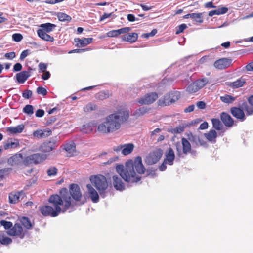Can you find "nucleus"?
I'll return each instance as SVG.
<instances>
[{
    "mask_svg": "<svg viewBox=\"0 0 253 253\" xmlns=\"http://www.w3.org/2000/svg\"><path fill=\"white\" fill-rule=\"evenodd\" d=\"M116 170L121 177L114 175L112 177L113 184L117 190L122 191L125 190V186L121 178L128 183H136L140 181L141 177L140 175L144 173L145 168L143 165L141 157L137 156L134 160L127 161L125 167L122 165H117Z\"/></svg>",
    "mask_w": 253,
    "mask_h": 253,
    "instance_id": "f257e3e1",
    "label": "nucleus"
},
{
    "mask_svg": "<svg viewBox=\"0 0 253 253\" xmlns=\"http://www.w3.org/2000/svg\"><path fill=\"white\" fill-rule=\"evenodd\" d=\"M128 117V111L119 110L107 116L104 121L98 125L97 131L103 134L112 133L119 129L121 124L127 120Z\"/></svg>",
    "mask_w": 253,
    "mask_h": 253,
    "instance_id": "f03ea898",
    "label": "nucleus"
},
{
    "mask_svg": "<svg viewBox=\"0 0 253 253\" xmlns=\"http://www.w3.org/2000/svg\"><path fill=\"white\" fill-rule=\"evenodd\" d=\"M61 198L63 203V212L64 213L70 207L75 205L73 200L79 201L82 197V193L79 185L72 184L70 186L69 191L66 188L63 189L61 192Z\"/></svg>",
    "mask_w": 253,
    "mask_h": 253,
    "instance_id": "7ed1b4c3",
    "label": "nucleus"
},
{
    "mask_svg": "<svg viewBox=\"0 0 253 253\" xmlns=\"http://www.w3.org/2000/svg\"><path fill=\"white\" fill-rule=\"evenodd\" d=\"M48 201L54 206V208L47 205L40 206L39 208L40 211L43 216L55 217L61 212L63 213V203L60 196L57 194L52 195L49 197Z\"/></svg>",
    "mask_w": 253,
    "mask_h": 253,
    "instance_id": "20e7f679",
    "label": "nucleus"
},
{
    "mask_svg": "<svg viewBox=\"0 0 253 253\" xmlns=\"http://www.w3.org/2000/svg\"><path fill=\"white\" fill-rule=\"evenodd\" d=\"M90 180L92 184L99 191L101 197H105V191L108 188V184L106 178L102 175H91Z\"/></svg>",
    "mask_w": 253,
    "mask_h": 253,
    "instance_id": "39448f33",
    "label": "nucleus"
},
{
    "mask_svg": "<svg viewBox=\"0 0 253 253\" xmlns=\"http://www.w3.org/2000/svg\"><path fill=\"white\" fill-rule=\"evenodd\" d=\"M208 82L209 80L206 78L196 80L187 86L186 91L189 93H195L203 87Z\"/></svg>",
    "mask_w": 253,
    "mask_h": 253,
    "instance_id": "423d86ee",
    "label": "nucleus"
},
{
    "mask_svg": "<svg viewBox=\"0 0 253 253\" xmlns=\"http://www.w3.org/2000/svg\"><path fill=\"white\" fill-rule=\"evenodd\" d=\"M182 149H181L179 144L176 145L177 154L179 157H182V154L187 155L191 152V144L189 140L185 138L181 139Z\"/></svg>",
    "mask_w": 253,
    "mask_h": 253,
    "instance_id": "0eeeda50",
    "label": "nucleus"
},
{
    "mask_svg": "<svg viewBox=\"0 0 253 253\" xmlns=\"http://www.w3.org/2000/svg\"><path fill=\"white\" fill-rule=\"evenodd\" d=\"M176 95L174 96V99L170 98L169 93L160 98L157 102L158 105L161 106H169L177 101L180 97V93H175Z\"/></svg>",
    "mask_w": 253,
    "mask_h": 253,
    "instance_id": "6e6552de",
    "label": "nucleus"
},
{
    "mask_svg": "<svg viewBox=\"0 0 253 253\" xmlns=\"http://www.w3.org/2000/svg\"><path fill=\"white\" fill-rule=\"evenodd\" d=\"M162 155L163 152L161 149H156L152 152L150 153L146 157L145 160V163L149 165L154 164L159 161Z\"/></svg>",
    "mask_w": 253,
    "mask_h": 253,
    "instance_id": "1a4fd4ad",
    "label": "nucleus"
},
{
    "mask_svg": "<svg viewBox=\"0 0 253 253\" xmlns=\"http://www.w3.org/2000/svg\"><path fill=\"white\" fill-rule=\"evenodd\" d=\"M7 233L10 236H17L21 239H23L25 235L23 228L19 223H15L10 230L7 231Z\"/></svg>",
    "mask_w": 253,
    "mask_h": 253,
    "instance_id": "9d476101",
    "label": "nucleus"
},
{
    "mask_svg": "<svg viewBox=\"0 0 253 253\" xmlns=\"http://www.w3.org/2000/svg\"><path fill=\"white\" fill-rule=\"evenodd\" d=\"M158 94L156 92H151L145 94L138 101V103L143 104H150L153 103L158 98Z\"/></svg>",
    "mask_w": 253,
    "mask_h": 253,
    "instance_id": "9b49d317",
    "label": "nucleus"
},
{
    "mask_svg": "<svg viewBox=\"0 0 253 253\" xmlns=\"http://www.w3.org/2000/svg\"><path fill=\"white\" fill-rule=\"evenodd\" d=\"M232 60L231 59L223 58L215 61L214 63V66L218 69H225L232 64Z\"/></svg>",
    "mask_w": 253,
    "mask_h": 253,
    "instance_id": "f8f14e48",
    "label": "nucleus"
},
{
    "mask_svg": "<svg viewBox=\"0 0 253 253\" xmlns=\"http://www.w3.org/2000/svg\"><path fill=\"white\" fill-rule=\"evenodd\" d=\"M57 147L56 141L52 140L44 142L40 147L39 150L43 153L51 151Z\"/></svg>",
    "mask_w": 253,
    "mask_h": 253,
    "instance_id": "ddd939ff",
    "label": "nucleus"
},
{
    "mask_svg": "<svg viewBox=\"0 0 253 253\" xmlns=\"http://www.w3.org/2000/svg\"><path fill=\"white\" fill-rule=\"evenodd\" d=\"M25 197V193L23 191H13L9 195V201L11 204H16Z\"/></svg>",
    "mask_w": 253,
    "mask_h": 253,
    "instance_id": "4468645a",
    "label": "nucleus"
},
{
    "mask_svg": "<svg viewBox=\"0 0 253 253\" xmlns=\"http://www.w3.org/2000/svg\"><path fill=\"white\" fill-rule=\"evenodd\" d=\"M230 111L232 115L240 121L243 122L245 120V114L243 109L238 107H233L231 108Z\"/></svg>",
    "mask_w": 253,
    "mask_h": 253,
    "instance_id": "2eb2a0df",
    "label": "nucleus"
},
{
    "mask_svg": "<svg viewBox=\"0 0 253 253\" xmlns=\"http://www.w3.org/2000/svg\"><path fill=\"white\" fill-rule=\"evenodd\" d=\"M86 188L91 201L94 203H97L99 201V197L96 190L90 184H87Z\"/></svg>",
    "mask_w": 253,
    "mask_h": 253,
    "instance_id": "dca6fc26",
    "label": "nucleus"
},
{
    "mask_svg": "<svg viewBox=\"0 0 253 253\" xmlns=\"http://www.w3.org/2000/svg\"><path fill=\"white\" fill-rule=\"evenodd\" d=\"M52 131L50 129H44L43 130L38 129L33 132V135L35 138L40 139L46 138L51 134Z\"/></svg>",
    "mask_w": 253,
    "mask_h": 253,
    "instance_id": "f3484780",
    "label": "nucleus"
},
{
    "mask_svg": "<svg viewBox=\"0 0 253 253\" xmlns=\"http://www.w3.org/2000/svg\"><path fill=\"white\" fill-rule=\"evenodd\" d=\"M175 159V154L173 149L169 148L165 153V158L164 161L169 165H172Z\"/></svg>",
    "mask_w": 253,
    "mask_h": 253,
    "instance_id": "a211bd4d",
    "label": "nucleus"
},
{
    "mask_svg": "<svg viewBox=\"0 0 253 253\" xmlns=\"http://www.w3.org/2000/svg\"><path fill=\"white\" fill-rule=\"evenodd\" d=\"M220 118L222 122L226 126L231 127L233 125V119L228 114L222 112L221 114Z\"/></svg>",
    "mask_w": 253,
    "mask_h": 253,
    "instance_id": "6ab92c4d",
    "label": "nucleus"
},
{
    "mask_svg": "<svg viewBox=\"0 0 253 253\" xmlns=\"http://www.w3.org/2000/svg\"><path fill=\"white\" fill-rule=\"evenodd\" d=\"M30 76V71H23L16 74V78L18 83L23 84Z\"/></svg>",
    "mask_w": 253,
    "mask_h": 253,
    "instance_id": "aec40b11",
    "label": "nucleus"
},
{
    "mask_svg": "<svg viewBox=\"0 0 253 253\" xmlns=\"http://www.w3.org/2000/svg\"><path fill=\"white\" fill-rule=\"evenodd\" d=\"M74 41L76 44V46L78 47H84L87 45L91 43L93 41V38H84L83 39H79V38H75L74 39Z\"/></svg>",
    "mask_w": 253,
    "mask_h": 253,
    "instance_id": "412c9836",
    "label": "nucleus"
},
{
    "mask_svg": "<svg viewBox=\"0 0 253 253\" xmlns=\"http://www.w3.org/2000/svg\"><path fill=\"white\" fill-rule=\"evenodd\" d=\"M33 164L40 163L46 159L47 155L42 153H35L31 155Z\"/></svg>",
    "mask_w": 253,
    "mask_h": 253,
    "instance_id": "4be33fe9",
    "label": "nucleus"
},
{
    "mask_svg": "<svg viewBox=\"0 0 253 253\" xmlns=\"http://www.w3.org/2000/svg\"><path fill=\"white\" fill-rule=\"evenodd\" d=\"M24 125L20 124L15 126H10L7 128V131L10 134H15L21 133L24 129Z\"/></svg>",
    "mask_w": 253,
    "mask_h": 253,
    "instance_id": "5701e85b",
    "label": "nucleus"
},
{
    "mask_svg": "<svg viewBox=\"0 0 253 253\" xmlns=\"http://www.w3.org/2000/svg\"><path fill=\"white\" fill-rule=\"evenodd\" d=\"M138 38V34L136 33H129L123 36V40L130 42H135Z\"/></svg>",
    "mask_w": 253,
    "mask_h": 253,
    "instance_id": "b1692460",
    "label": "nucleus"
},
{
    "mask_svg": "<svg viewBox=\"0 0 253 253\" xmlns=\"http://www.w3.org/2000/svg\"><path fill=\"white\" fill-rule=\"evenodd\" d=\"M40 27L41 29L39 30H42L44 32L49 33L56 27V25L50 23H46L41 24Z\"/></svg>",
    "mask_w": 253,
    "mask_h": 253,
    "instance_id": "393cba45",
    "label": "nucleus"
},
{
    "mask_svg": "<svg viewBox=\"0 0 253 253\" xmlns=\"http://www.w3.org/2000/svg\"><path fill=\"white\" fill-rule=\"evenodd\" d=\"M37 34L38 36L42 39L48 42H53L54 39L53 37L47 34L46 32H44L42 30H38Z\"/></svg>",
    "mask_w": 253,
    "mask_h": 253,
    "instance_id": "a878e982",
    "label": "nucleus"
},
{
    "mask_svg": "<svg viewBox=\"0 0 253 253\" xmlns=\"http://www.w3.org/2000/svg\"><path fill=\"white\" fill-rule=\"evenodd\" d=\"M246 83L244 79L240 78L236 81L229 83L228 85L233 88H238L243 86Z\"/></svg>",
    "mask_w": 253,
    "mask_h": 253,
    "instance_id": "bb28decb",
    "label": "nucleus"
},
{
    "mask_svg": "<svg viewBox=\"0 0 253 253\" xmlns=\"http://www.w3.org/2000/svg\"><path fill=\"white\" fill-rule=\"evenodd\" d=\"M20 224L27 230L31 229L32 228L33 224L28 217H22L20 219Z\"/></svg>",
    "mask_w": 253,
    "mask_h": 253,
    "instance_id": "cd10ccee",
    "label": "nucleus"
},
{
    "mask_svg": "<svg viewBox=\"0 0 253 253\" xmlns=\"http://www.w3.org/2000/svg\"><path fill=\"white\" fill-rule=\"evenodd\" d=\"M122 154L124 155H127L131 153L134 148V145L131 143L123 145Z\"/></svg>",
    "mask_w": 253,
    "mask_h": 253,
    "instance_id": "c85d7f7f",
    "label": "nucleus"
},
{
    "mask_svg": "<svg viewBox=\"0 0 253 253\" xmlns=\"http://www.w3.org/2000/svg\"><path fill=\"white\" fill-rule=\"evenodd\" d=\"M188 140L191 142L193 145L195 144L196 146L201 145L199 137L196 135H193L191 133L188 134Z\"/></svg>",
    "mask_w": 253,
    "mask_h": 253,
    "instance_id": "c756f323",
    "label": "nucleus"
},
{
    "mask_svg": "<svg viewBox=\"0 0 253 253\" xmlns=\"http://www.w3.org/2000/svg\"><path fill=\"white\" fill-rule=\"evenodd\" d=\"M19 145V141L17 140H15L12 142L11 140H8L7 142L4 144V148L5 150H7L10 148H15Z\"/></svg>",
    "mask_w": 253,
    "mask_h": 253,
    "instance_id": "7c9ffc66",
    "label": "nucleus"
},
{
    "mask_svg": "<svg viewBox=\"0 0 253 253\" xmlns=\"http://www.w3.org/2000/svg\"><path fill=\"white\" fill-rule=\"evenodd\" d=\"M57 16L59 20L62 22H69L71 21V20H72V18L70 16L63 12L58 13L57 14Z\"/></svg>",
    "mask_w": 253,
    "mask_h": 253,
    "instance_id": "2f4dec72",
    "label": "nucleus"
},
{
    "mask_svg": "<svg viewBox=\"0 0 253 253\" xmlns=\"http://www.w3.org/2000/svg\"><path fill=\"white\" fill-rule=\"evenodd\" d=\"M213 127L217 130H220L223 127V125L218 119H211Z\"/></svg>",
    "mask_w": 253,
    "mask_h": 253,
    "instance_id": "473e14b6",
    "label": "nucleus"
},
{
    "mask_svg": "<svg viewBox=\"0 0 253 253\" xmlns=\"http://www.w3.org/2000/svg\"><path fill=\"white\" fill-rule=\"evenodd\" d=\"M64 149L68 153L73 154L76 150V146L75 143L73 142L67 143L64 146Z\"/></svg>",
    "mask_w": 253,
    "mask_h": 253,
    "instance_id": "72a5a7b5",
    "label": "nucleus"
},
{
    "mask_svg": "<svg viewBox=\"0 0 253 253\" xmlns=\"http://www.w3.org/2000/svg\"><path fill=\"white\" fill-rule=\"evenodd\" d=\"M205 137L209 141H212L217 137V133L214 130H211L208 133L205 134Z\"/></svg>",
    "mask_w": 253,
    "mask_h": 253,
    "instance_id": "f704fd0d",
    "label": "nucleus"
},
{
    "mask_svg": "<svg viewBox=\"0 0 253 253\" xmlns=\"http://www.w3.org/2000/svg\"><path fill=\"white\" fill-rule=\"evenodd\" d=\"M22 159V155L21 154L15 155L11 157L8 159L9 163H10L12 165L17 164L18 163V161L20 159Z\"/></svg>",
    "mask_w": 253,
    "mask_h": 253,
    "instance_id": "c9c22d12",
    "label": "nucleus"
},
{
    "mask_svg": "<svg viewBox=\"0 0 253 253\" xmlns=\"http://www.w3.org/2000/svg\"><path fill=\"white\" fill-rule=\"evenodd\" d=\"M192 19L196 22L199 23H202L203 22V15L202 13H192Z\"/></svg>",
    "mask_w": 253,
    "mask_h": 253,
    "instance_id": "e433bc0d",
    "label": "nucleus"
},
{
    "mask_svg": "<svg viewBox=\"0 0 253 253\" xmlns=\"http://www.w3.org/2000/svg\"><path fill=\"white\" fill-rule=\"evenodd\" d=\"M149 108L147 107H142L138 109H137L135 111L134 115L136 117H139L146 113L149 111Z\"/></svg>",
    "mask_w": 253,
    "mask_h": 253,
    "instance_id": "4c0bfd02",
    "label": "nucleus"
},
{
    "mask_svg": "<svg viewBox=\"0 0 253 253\" xmlns=\"http://www.w3.org/2000/svg\"><path fill=\"white\" fill-rule=\"evenodd\" d=\"M220 100L223 102L229 104L235 100V97L229 95H225L223 96H221Z\"/></svg>",
    "mask_w": 253,
    "mask_h": 253,
    "instance_id": "58836bf2",
    "label": "nucleus"
},
{
    "mask_svg": "<svg viewBox=\"0 0 253 253\" xmlns=\"http://www.w3.org/2000/svg\"><path fill=\"white\" fill-rule=\"evenodd\" d=\"M187 125H186L185 124H183L182 126H179L178 127H176L175 128H174L172 129L171 132L174 134H178L182 132L184 130V128L186 126H187Z\"/></svg>",
    "mask_w": 253,
    "mask_h": 253,
    "instance_id": "ea45409f",
    "label": "nucleus"
},
{
    "mask_svg": "<svg viewBox=\"0 0 253 253\" xmlns=\"http://www.w3.org/2000/svg\"><path fill=\"white\" fill-rule=\"evenodd\" d=\"M92 130V126L89 123L84 125L81 127V131L85 133H88L91 132Z\"/></svg>",
    "mask_w": 253,
    "mask_h": 253,
    "instance_id": "a19ab883",
    "label": "nucleus"
},
{
    "mask_svg": "<svg viewBox=\"0 0 253 253\" xmlns=\"http://www.w3.org/2000/svg\"><path fill=\"white\" fill-rule=\"evenodd\" d=\"M23 112L29 115L34 113V108L32 105H26L23 109Z\"/></svg>",
    "mask_w": 253,
    "mask_h": 253,
    "instance_id": "79ce46f5",
    "label": "nucleus"
},
{
    "mask_svg": "<svg viewBox=\"0 0 253 253\" xmlns=\"http://www.w3.org/2000/svg\"><path fill=\"white\" fill-rule=\"evenodd\" d=\"M245 111L247 112V114L249 115L253 114V107L249 106L246 103H243L242 105Z\"/></svg>",
    "mask_w": 253,
    "mask_h": 253,
    "instance_id": "37998d69",
    "label": "nucleus"
},
{
    "mask_svg": "<svg viewBox=\"0 0 253 253\" xmlns=\"http://www.w3.org/2000/svg\"><path fill=\"white\" fill-rule=\"evenodd\" d=\"M0 223L1 225L3 226L6 230H9L12 227V223L10 221L1 220Z\"/></svg>",
    "mask_w": 253,
    "mask_h": 253,
    "instance_id": "c03bdc74",
    "label": "nucleus"
},
{
    "mask_svg": "<svg viewBox=\"0 0 253 253\" xmlns=\"http://www.w3.org/2000/svg\"><path fill=\"white\" fill-rule=\"evenodd\" d=\"M0 242L2 245H9L12 242V240L7 237H3L1 239L0 238Z\"/></svg>",
    "mask_w": 253,
    "mask_h": 253,
    "instance_id": "a18cd8bd",
    "label": "nucleus"
},
{
    "mask_svg": "<svg viewBox=\"0 0 253 253\" xmlns=\"http://www.w3.org/2000/svg\"><path fill=\"white\" fill-rule=\"evenodd\" d=\"M12 38L14 41L19 42L22 40L23 36L20 33H15L12 35Z\"/></svg>",
    "mask_w": 253,
    "mask_h": 253,
    "instance_id": "49530a36",
    "label": "nucleus"
},
{
    "mask_svg": "<svg viewBox=\"0 0 253 253\" xmlns=\"http://www.w3.org/2000/svg\"><path fill=\"white\" fill-rule=\"evenodd\" d=\"M57 169L55 167H51L47 171L48 176H54L57 174Z\"/></svg>",
    "mask_w": 253,
    "mask_h": 253,
    "instance_id": "de8ad7c7",
    "label": "nucleus"
},
{
    "mask_svg": "<svg viewBox=\"0 0 253 253\" xmlns=\"http://www.w3.org/2000/svg\"><path fill=\"white\" fill-rule=\"evenodd\" d=\"M95 108L96 106L95 105H93L91 103H89L84 108V110L85 112H89L90 111L95 110Z\"/></svg>",
    "mask_w": 253,
    "mask_h": 253,
    "instance_id": "09e8293b",
    "label": "nucleus"
},
{
    "mask_svg": "<svg viewBox=\"0 0 253 253\" xmlns=\"http://www.w3.org/2000/svg\"><path fill=\"white\" fill-rule=\"evenodd\" d=\"M38 67L39 69V72L42 73L45 71H46L47 64L42 62H41L39 63Z\"/></svg>",
    "mask_w": 253,
    "mask_h": 253,
    "instance_id": "8fccbe9b",
    "label": "nucleus"
},
{
    "mask_svg": "<svg viewBox=\"0 0 253 253\" xmlns=\"http://www.w3.org/2000/svg\"><path fill=\"white\" fill-rule=\"evenodd\" d=\"M32 160H33L31 157V155H30L29 156L26 157L23 159V164L26 166H28L30 164H33Z\"/></svg>",
    "mask_w": 253,
    "mask_h": 253,
    "instance_id": "3c124183",
    "label": "nucleus"
},
{
    "mask_svg": "<svg viewBox=\"0 0 253 253\" xmlns=\"http://www.w3.org/2000/svg\"><path fill=\"white\" fill-rule=\"evenodd\" d=\"M32 95V91L30 90H25L22 93V96L23 98L28 99L31 97Z\"/></svg>",
    "mask_w": 253,
    "mask_h": 253,
    "instance_id": "603ef678",
    "label": "nucleus"
},
{
    "mask_svg": "<svg viewBox=\"0 0 253 253\" xmlns=\"http://www.w3.org/2000/svg\"><path fill=\"white\" fill-rule=\"evenodd\" d=\"M37 93L38 94H41L43 96H45L47 94V91L45 88L42 87H38L37 88Z\"/></svg>",
    "mask_w": 253,
    "mask_h": 253,
    "instance_id": "864d4df0",
    "label": "nucleus"
},
{
    "mask_svg": "<svg viewBox=\"0 0 253 253\" xmlns=\"http://www.w3.org/2000/svg\"><path fill=\"white\" fill-rule=\"evenodd\" d=\"M187 28L186 24H181L177 27V29L175 32L176 34H179L182 32Z\"/></svg>",
    "mask_w": 253,
    "mask_h": 253,
    "instance_id": "5fc2aeb1",
    "label": "nucleus"
},
{
    "mask_svg": "<svg viewBox=\"0 0 253 253\" xmlns=\"http://www.w3.org/2000/svg\"><path fill=\"white\" fill-rule=\"evenodd\" d=\"M131 30L129 27H124L117 30V32L119 35L124 33H126Z\"/></svg>",
    "mask_w": 253,
    "mask_h": 253,
    "instance_id": "6e6d98bb",
    "label": "nucleus"
},
{
    "mask_svg": "<svg viewBox=\"0 0 253 253\" xmlns=\"http://www.w3.org/2000/svg\"><path fill=\"white\" fill-rule=\"evenodd\" d=\"M107 36L109 37H115L119 35L117 30H111L107 33Z\"/></svg>",
    "mask_w": 253,
    "mask_h": 253,
    "instance_id": "4d7b16f0",
    "label": "nucleus"
},
{
    "mask_svg": "<svg viewBox=\"0 0 253 253\" xmlns=\"http://www.w3.org/2000/svg\"><path fill=\"white\" fill-rule=\"evenodd\" d=\"M22 69V65L19 63H17L14 65L13 71L14 72H18V71H21Z\"/></svg>",
    "mask_w": 253,
    "mask_h": 253,
    "instance_id": "13d9d810",
    "label": "nucleus"
},
{
    "mask_svg": "<svg viewBox=\"0 0 253 253\" xmlns=\"http://www.w3.org/2000/svg\"><path fill=\"white\" fill-rule=\"evenodd\" d=\"M29 51L28 50H25L22 52L20 56V59L23 60L29 54Z\"/></svg>",
    "mask_w": 253,
    "mask_h": 253,
    "instance_id": "bf43d9fd",
    "label": "nucleus"
},
{
    "mask_svg": "<svg viewBox=\"0 0 253 253\" xmlns=\"http://www.w3.org/2000/svg\"><path fill=\"white\" fill-rule=\"evenodd\" d=\"M217 10L218 11V15H221L226 13L228 11V9L226 7H222L221 8H219L217 9Z\"/></svg>",
    "mask_w": 253,
    "mask_h": 253,
    "instance_id": "052dcab7",
    "label": "nucleus"
},
{
    "mask_svg": "<svg viewBox=\"0 0 253 253\" xmlns=\"http://www.w3.org/2000/svg\"><path fill=\"white\" fill-rule=\"evenodd\" d=\"M15 57V53L13 51L6 53L5 57L8 59H12Z\"/></svg>",
    "mask_w": 253,
    "mask_h": 253,
    "instance_id": "680f3d73",
    "label": "nucleus"
},
{
    "mask_svg": "<svg viewBox=\"0 0 253 253\" xmlns=\"http://www.w3.org/2000/svg\"><path fill=\"white\" fill-rule=\"evenodd\" d=\"M65 0H46L45 2L50 4H55L64 1Z\"/></svg>",
    "mask_w": 253,
    "mask_h": 253,
    "instance_id": "e2e57ef3",
    "label": "nucleus"
},
{
    "mask_svg": "<svg viewBox=\"0 0 253 253\" xmlns=\"http://www.w3.org/2000/svg\"><path fill=\"white\" fill-rule=\"evenodd\" d=\"M44 74L42 75V78L44 80H48L50 77V73L49 71H45L43 72Z\"/></svg>",
    "mask_w": 253,
    "mask_h": 253,
    "instance_id": "0e129e2a",
    "label": "nucleus"
},
{
    "mask_svg": "<svg viewBox=\"0 0 253 253\" xmlns=\"http://www.w3.org/2000/svg\"><path fill=\"white\" fill-rule=\"evenodd\" d=\"M44 114V111L42 109H38L36 112L35 115L37 117H42Z\"/></svg>",
    "mask_w": 253,
    "mask_h": 253,
    "instance_id": "69168bd1",
    "label": "nucleus"
},
{
    "mask_svg": "<svg viewBox=\"0 0 253 253\" xmlns=\"http://www.w3.org/2000/svg\"><path fill=\"white\" fill-rule=\"evenodd\" d=\"M127 19L129 22L136 21V17L133 14H128L127 15Z\"/></svg>",
    "mask_w": 253,
    "mask_h": 253,
    "instance_id": "338daca9",
    "label": "nucleus"
},
{
    "mask_svg": "<svg viewBox=\"0 0 253 253\" xmlns=\"http://www.w3.org/2000/svg\"><path fill=\"white\" fill-rule=\"evenodd\" d=\"M246 69L247 71H253V62H251L246 66Z\"/></svg>",
    "mask_w": 253,
    "mask_h": 253,
    "instance_id": "774afa93",
    "label": "nucleus"
}]
</instances>
